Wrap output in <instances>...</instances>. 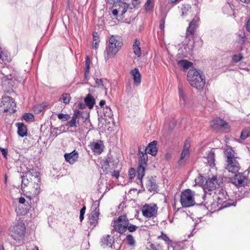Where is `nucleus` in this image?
<instances>
[{
	"mask_svg": "<svg viewBox=\"0 0 250 250\" xmlns=\"http://www.w3.org/2000/svg\"><path fill=\"white\" fill-rule=\"evenodd\" d=\"M123 43L122 37L119 35H112L110 37L108 44L104 52L110 56H114L121 49Z\"/></svg>",
	"mask_w": 250,
	"mask_h": 250,
	"instance_id": "1",
	"label": "nucleus"
},
{
	"mask_svg": "<svg viewBox=\"0 0 250 250\" xmlns=\"http://www.w3.org/2000/svg\"><path fill=\"white\" fill-rule=\"evenodd\" d=\"M138 166L137 168V178L139 182L143 185L142 179L145 175L146 168L147 165L148 156L146 152L142 150V147H138Z\"/></svg>",
	"mask_w": 250,
	"mask_h": 250,
	"instance_id": "2",
	"label": "nucleus"
},
{
	"mask_svg": "<svg viewBox=\"0 0 250 250\" xmlns=\"http://www.w3.org/2000/svg\"><path fill=\"white\" fill-rule=\"evenodd\" d=\"M194 192L190 189L182 191L181 195L180 203L183 207L188 208L195 205Z\"/></svg>",
	"mask_w": 250,
	"mask_h": 250,
	"instance_id": "3",
	"label": "nucleus"
},
{
	"mask_svg": "<svg viewBox=\"0 0 250 250\" xmlns=\"http://www.w3.org/2000/svg\"><path fill=\"white\" fill-rule=\"evenodd\" d=\"M128 219L125 215H121L113 221L112 231H116L120 234H123L126 230Z\"/></svg>",
	"mask_w": 250,
	"mask_h": 250,
	"instance_id": "4",
	"label": "nucleus"
},
{
	"mask_svg": "<svg viewBox=\"0 0 250 250\" xmlns=\"http://www.w3.org/2000/svg\"><path fill=\"white\" fill-rule=\"evenodd\" d=\"M39 173L36 172L33 179H31L33 182L31 183L29 192L30 199L37 197L41 191V181L39 179Z\"/></svg>",
	"mask_w": 250,
	"mask_h": 250,
	"instance_id": "5",
	"label": "nucleus"
},
{
	"mask_svg": "<svg viewBox=\"0 0 250 250\" xmlns=\"http://www.w3.org/2000/svg\"><path fill=\"white\" fill-rule=\"evenodd\" d=\"M222 183V179L216 175H213L211 177H208L206 179V183L204 185V190L212 191L216 189Z\"/></svg>",
	"mask_w": 250,
	"mask_h": 250,
	"instance_id": "6",
	"label": "nucleus"
},
{
	"mask_svg": "<svg viewBox=\"0 0 250 250\" xmlns=\"http://www.w3.org/2000/svg\"><path fill=\"white\" fill-rule=\"evenodd\" d=\"M1 106L3 107L4 112L9 111L10 113H14L16 111V104L13 98L9 96L3 97L1 100Z\"/></svg>",
	"mask_w": 250,
	"mask_h": 250,
	"instance_id": "7",
	"label": "nucleus"
},
{
	"mask_svg": "<svg viewBox=\"0 0 250 250\" xmlns=\"http://www.w3.org/2000/svg\"><path fill=\"white\" fill-rule=\"evenodd\" d=\"M158 207L156 204H145L142 208V212L146 218L156 217L157 215Z\"/></svg>",
	"mask_w": 250,
	"mask_h": 250,
	"instance_id": "8",
	"label": "nucleus"
},
{
	"mask_svg": "<svg viewBox=\"0 0 250 250\" xmlns=\"http://www.w3.org/2000/svg\"><path fill=\"white\" fill-rule=\"evenodd\" d=\"M99 205V204H98L97 207L95 206V208L91 211L89 214L88 222L90 224L92 229L96 227L98 223L99 216L100 214L98 207ZM95 206H96V205L93 204L92 207L94 208Z\"/></svg>",
	"mask_w": 250,
	"mask_h": 250,
	"instance_id": "9",
	"label": "nucleus"
},
{
	"mask_svg": "<svg viewBox=\"0 0 250 250\" xmlns=\"http://www.w3.org/2000/svg\"><path fill=\"white\" fill-rule=\"evenodd\" d=\"M247 177L242 173H238L235 175L231 179V182L237 187H243L247 184Z\"/></svg>",
	"mask_w": 250,
	"mask_h": 250,
	"instance_id": "10",
	"label": "nucleus"
},
{
	"mask_svg": "<svg viewBox=\"0 0 250 250\" xmlns=\"http://www.w3.org/2000/svg\"><path fill=\"white\" fill-rule=\"evenodd\" d=\"M114 6L117 8L118 13L120 15V18L121 19L124 18V14L126 12L129 5L126 2H123L120 0H117L116 2H114Z\"/></svg>",
	"mask_w": 250,
	"mask_h": 250,
	"instance_id": "11",
	"label": "nucleus"
},
{
	"mask_svg": "<svg viewBox=\"0 0 250 250\" xmlns=\"http://www.w3.org/2000/svg\"><path fill=\"white\" fill-rule=\"evenodd\" d=\"M190 85L193 87L198 89L201 90L203 89L205 84V75L202 74L200 76L197 77V79L195 80V81L193 80V79H190Z\"/></svg>",
	"mask_w": 250,
	"mask_h": 250,
	"instance_id": "12",
	"label": "nucleus"
},
{
	"mask_svg": "<svg viewBox=\"0 0 250 250\" xmlns=\"http://www.w3.org/2000/svg\"><path fill=\"white\" fill-rule=\"evenodd\" d=\"M225 165L226 169L233 173H237L240 168V165L236 159L230 160V161H226Z\"/></svg>",
	"mask_w": 250,
	"mask_h": 250,
	"instance_id": "13",
	"label": "nucleus"
},
{
	"mask_svg": "<svg viewBox=\"0 0 250 250\" xmlns=\"http://www.w3.org/2000/svg\"><path fill=\"white\" fill-rule=\"evenodd\" d=\"M203 161L207 165L211 167L215 166V153L214 152L210 150L206 152V155L203 157Z\"/></svg>",
	"mask_w": 250,
	"mask_h": 250,
	"instance_id": "14",
	"label": "nucleus"
},
{
	"mask_svg": "<svg viewBox=\"0 0 250 250\" xmlns=\"http://www.w3.org/2000/svg\"><path fill=\"white\" fill-rule=\"evenodd\" d=\"M215 194L218 204L225 203L228 200L227 193L223 188H218L215 192Z\"/></svg>",
	"mask_w": 250,
	"mask_h": 250,
	"instance_id": "15",
	"label": "nucleus"
},
{
	"mask_svg": "<svg viewBox=\"0 0 250 250\" xmlns=\"http://www.w3.org/2000/svg\"><path fill=\"white\" fill-rule=\"evenodd\" d=\"M157 144V142L153 141L149 143L145 149L143 148V149L145 152H146V154H149L153 156H155L156 155L158 151Z\"/></svg>",
	"mask_w": 250,
	"mask_h": 250,
	"instance_id": "16",
	"label": "nucleus"
},
{
	"mask_svg": "<svg viewBox=\"0 0 250 250\" xmlns=\"http://www.w3.org/2000/svg\"><path fill=\"white\" fill-rule=\"evenodd\" d=\"M92 151L98 154H100L103 151L104 145L102 141L91 142L89 145Z\"/></svg>",
	"mask_w": 250,
	"mask_h": 250,
	"instance_id": "17",
	"label": "nucleus"
},
{
	"mask_svg": "<svg viewBox=\"0 0 250 250\" xmlns=\"http://www.w3.org/2000/svg\"><path fill=\"white\" fill-rule=\"evenodd\" d=\"M19 205L16 209V211L18 213H20L22 215L25 214L28 210L27 206L26 205L25 199L23 197H20L19 198Z\"/></svg>",
	"mask_w": 250,
	"mask_h": 250,
	"instance_id": "18",
	"label": "nucleus"
},
{
	"mask_svg": "<svg viewBox=\"0 0 250 250\" xmlns=\"http://www.w3.org/2000/svg\"><path fill=\"white\" fill-rule=\"evenodd\" d=\"M199 21V17H195L189 23V26L187 29L186 35H193L198 26V23Z\"/></svg>",
	"mask_w": 250,
	"mask_h": 250,
	"instance_id": "19",
	"label": "nucleus"
},
{
	"mask_svg": "<svg viewBox=\"0 0 250 250\" xmlns=\"http://www.w3.org/2000/svg\"><path fill=\"white\" fill-rule=\"evenodd\" d=\"M64 157L66 162L73 164L78 160L79 153L76 150H74L70 153H65Z\"/></svg>",
	"mask_w": 250,
	"mask_h": 250,
	"instance_id": "20",
	"label": "nucleus"
},
{
	"mask_svg": "<svg viewBox=\"0 0 250 250\" xmlns=\"http://www.w3.org/2000/svg\"><path fill=\"white\" fill-rule=\"evenodd\" d=\"M228 126V123L220 118L214 120L212 122V126L214 129H219Z\"/></svg>",
	"mask_w": 250,
	"mask_h": 250,
	"instance_id": "21",
	"label": "nucleus"
},
{
	"mask_svg": "<svg viewBox=\"0 0 250 250\" xmlns=\"http://www.w3.org/2000/svg\"><path fill=\"white\" fill-rule=\"evenodd\" d=\"M130 73L133 76L134 83L137 85L140 84L141 80V75L138 69L135 68L132 69Z\"/></svg>",
	"mask_w": 250,
	"mask_h": 250,
	"instance_id": "22",
	"label": "nucleus"
},
{
	"mask_svg": "<svg viewBox=\"0 0 250 250\" xmlns=\"http://www.w3.org/2000/svg\"><path fill=\"white\" fill-rule=\"evenodd\" d=\"M202 73H199L195 69H190L188 70L187 74V79L190 84V79H193V80L195 81V80L197 79L199 76L202 75Z\"/></svg>",
	"mask_w": 250,
	"mask_h": 250,
	"instance_id": "23",
	"label": "nucleus"
},
{
	"mask_svg": "<svg viewBox=\"0 0 250 250\" xmlns=\"http://www.w3.org/2000/svg\"><path fill=\"white\" fill-rule=\"evenodd\" d=\"M202 73H199L195 69H190L188 70L187 74V79L190 84V79H193V80L195 81V80L197 79L199 76L202 75Z\"/></svg>",
	"mask_w": 250,
	"mask_h": 250,
	"instance_id": "24",
	"label": "nucleus"
},
{
	"mask_svg": "<svg viewBox=\"0 0 250 250\" xmlns=\"http://www.w3.org/2000/svg\"><path fill=\"white\" fill-rule=\"evenodd\" d=\"M18 127V133L21 137L27 136V129L26 126L22 123H18L16 124Z\"/></svg>",
	"mask_w": 250,
	"mask_h": 250,
	"instance_id": "25",
	"label": "nucleus"
},
{
	"mask_svg": "<svg viewBox=\"0 0 250 250\" xmlns=\"http://www.w3.org/2000/svg\"><path fill=\"white\" fill-rule=\"evenodd\" d=\"M177 64L183 71H186L192 66L193 63L187 60H181L177 62Z\"/></svg>",
	"mask_w": 250,
	"mask_h": 250,
	"instance_id": "26",
	"label": "nucleus"
},
{
	"mask_svg": "<svg viewBox=\"0 0 250 250\" xmlns=\"http://www.w3.org/2000/svg\"><path fill=\"white\" fill-rule=\"evenodd\" d=\"M147 188L150 192H155L158 188V186L156 183L155 179L151 177L147 184Z\"/></svg>",
	"mask_w": 250,
	"mask_h": 250,
	"instance_id": "27",
	"label": "nucleus"
},
{
	"mask_svg": "<svg viewBox=\"0 0 250 250\" xmlns=\"http://www.w3.org/2000/svg\"><path fill=\"white\" fill-rule=\"evenodd\" d=\"M235 152L232 147H227L224 150V154L226 157V161H230V160L236 159L234 155Z\"/></svg>",
	"mask_w": 250,
	"mask_h": 250,
	"instance_id": "28",
	"label": "nucleus"
},
{
	"mask_svg": "<svg viewBox=\"0 0 250 250\" xmlns=\"http://www.w3.org/2000/svg\"><path fill=\"white\" fill-rule=\"evenodd\" d=\"M31 176L32 178L33 179L34 176H35V174L33 175L32 173L31 172H29L28 173H27V174L26 176H21V189L23 192L25 191V190L24 189L25 187H26L29 184V182L28 181V178H27V176Z\"/></svg>",
	"mask_w": 250,
	"mask_h": 250,
	"instance_id": "29",
	"label": "nucleus"
},
{
	"mask_svg": "<svg viewBox=\"0 0 250 250\" xmlns=\"http://www.w3.org/2000/svg\"><path fill=\"white\" fill-rule=\"evenodd\" d=\"M84 101L85 104L88 107L89 109H92L95 104V99L90 94H88L86 96V97L84 98Z\"/></svg>",
	"mask_w": 250,
	"mask_h": 250,
	"instance_id": "30",
	"label": "nucleus"
},
{
	"mask_svg": "<svg viewBox=\"0 0 250 250\" xmlns=\"http://www.w3.org/2000/svg\"><path fill=\"white\" fill-rule=\"evenodd\" d=\"M178 91L180 98V103L181 104L185 105L187 104L186 96L184 93L181 84H179L178 85Z\"/></svg>",
	"mask_w": 250,
	"mask_h": 250,
	"instance_id": "31",
	"label": "nucleus"
},
{
	"mask_svg": "<svg viewBox=\"0 0 250 250\" xmlns=\"http://www.w3.org/2000/svg\"><path fill=\"white\" fill-rule=\"evenodd\" d=\"M140 42L137 39L135 40L134 44H133V50L134 53L137 57L141 56L142 54L141 49L140 47Z\"/></svg>",
	"mask_w": 250,
	"mask_h": 250,
	"instance_id": "32",
	"label": "nucleus"
},
{
	"mask_svg": "<svg viewBox=\"0 0 250 250\" xmlns=\"http://www.w3.org/2000/svg\"><path fill=\"white\" fill-rule=\"evenodd\" d=\"M189 157V150L183 149L180 156V159L178 162V164L181 165L183 162L187 160Z\"/></svg>",
	"mask_w": 250,
	"mask_h": 250,
	"instance_id": "33",
	"label": "nucleus"
},
{
	"mask_svg": "<svg viewBox=\"0 0 250 250\" xmlns=\"http://www.w3.org/2000/svg\"><path fill=\"white\" fill-rule=\"evenodd\" d=\"M101 245L102 246H109L111 244V239L110 235H106L103 237Z\"/></svg>",
	"mask_w": 250,
	"mask_h": 250,
	"instance_id": "34",
	"label": "nucleus"
},
{
	"mask_svg": "<svg viewBox=\"0 0 250 250\" xmlns=\"http://www.w3.org/2000/svg\"><path fill=\"white\" fill-rule=\"evenodd\" d=\"M106 80L103 79H95V83L99 87H101L105 90V94H106L107 88L106 87Z\"/></svg>",
	"mask_w": 250,
	"mask_h": 250,
	"instance_id": "35",
	"label": "nucleus"
},
{
	"mask_svg": "<svg viewBox=\"0 0 250 250\" xmlns=\"http://www.w3.org/2000/svg\"><path fill=\"white\" fill-rule=\"evenodd\" d=\"M90 60L88 56H87L85 59V66L84 68V80L87 79L89 73Z\"/></svg>",
	"mask_w": 250,
	"mask_h": 250,
	"instance_id": "36",
	"label": "nucleus"
},
{
	"mask_svg": "<svg viewBox=\"0 0 250 250\" xmlns=\"http://www.w3.org/2000/svg\"><path fill=\"white\" fill-rule=\"evenodd\" d=\"M125 240L127 245L130 247H134L136 245V241L132 235L129 234L126 235Z\"/></svg>",
	"mask_w": 250,
	"mask_h": 250,
	"instance_id": "37",
	"label": "nucleus"
},
{
	"mask_svg": "<svg viewBox=\"0 0 250 250\" xmlns=\"http://www.w3.org/2000/svg\"><path fill=\"white\" fill-rule=\"evenodd\" d=\"M250 136V127H246L241 132L240 138L243 140Z\"/></svg>",
	"mask_w": 250,
	"mask_h": 250,
	"instance_id": "38",
	"label": "nucleus"
},
{
	"mask_svg": "<svg viewBox=\"0 0 250 250\" xmlns=\"http://www.w3.org/2000/svg\"><path fill=\"white\" fill-rule=\"evenodd\" d=\"M191 7L189 4H184L183 5L182 7L181 8L182 12V16L183 17H185L186 15L188 14L190 12Z\"/></svg>",
	"mask_w": 250,
	"mask_h": 250,
	"instance_id": "39",
	"label": "nucleus"
},
{
	"mask_svg": "<svg viewBox=\"0 0 250 250\" xmlns=\"http://www.w3.org/2000/svg\"><path fill=\"white\" fill-rule=\"evenodd\" d=\"M71 98L69 94L64 93L62 94V97L60 100L62 101L63 103L65 104H68L70 103Z\"/></svg>",
	"mask_w": 250,
	"mask_h": 250,
	"instance_id": "40",
	"label": "nucleus"
},
{
	"mask_svg": "<svg viewBox=\"0 0 250 250\" xmlns=\"http://www.w3.org/2000/svg\"><path fill=\"white\" fill-rule=\"evenodd\" d=\"M103 113L105 117L111 118L113 116L112 111L110 107L105 106L103 108Z\"/></svg>",
	"mask_w": 250,
	"mask_h": 250,
	"instance_id": "41",
	"label": "nucleus"
},
{
	"mask_svg": "<svg viewBox=\"0 0 250 250\" xmlns=\"http://www.w3.org/2000/svg\"><path fill=\"white\" fill-rule=\"evenodd\" d=\"M79 124V121L78 120V119L76 118L75 117H72L71 119L68 122L67 124L70 127H76L77 126V124Z\"/></svg>",
	"mask_w": 250,
	"mask_h": 250,
	"instance_id": "42",
	"label": "nucleus"
},
{
	"mask_svg": "<svg viewBox=\"0 0 250 250\" xmlns=\"http://www.w3.org/2000/svg\"><path fill=\"white\" fill-rule=\"evenodd\" d=\"M96 35H97V33H94L93 34V47L95 48V49H97L99 46V38L98 36H96Z\"/></svg>",
	"mask_w": 250,
	"mask_h": 250,
	"instance_id": "43",
	"label": "nucleus"
},
{
	"mask_svg": "<svg viewBox=\"0 0 250 250\" xmlns=\"http://www.w3.org/2000/svg\"><path fill=\"white\" fill-rule=\"evenodd\" d=\"M138 228L139 227L136 225L129 224V220H128L126 229H127L130 232H133L135 231L138 229Z\"/></svg>",
	"mask_w": 250,
	"mask_h": 250,
	"instance_id": "44",
	"label": "nucleus"
},
{
	"mask_svg": "<svg viewBox=\"0 0 250 250\" xmlns=\"http://www.w3.org/2000/svg\"><path fill=\"white\" fill-rule=\"evenodd\" d=\"M243 59V56L241 54L234 55L232 56V61L233 62L237 63L241 61Z\"/></svg>",
	"mask_w": 250,
	"mask_h": 250,
	"instance_id": "45",
	"label": "nucleus"
},
{
	"mask_svg": "<svg viewBox=\"0 0 250 250\" xmlns=\"http://www.w3.org/2000/svg\"><path fill=\"white\" fill-rule=\"evenodd\" d=\"M58 118L62 120V121H68L70 118V116L68 114H64L63 113H59L58 115Z\"/></svg>",
	"mask_w": 250,
	"mask_h": 250,
	"instance_id": "46",
	"label": "nucleus"
},
{
	"mask_svg": "<svg viewBox=\"0 0 250 250\" xmlns=\"http://www.w3.org/2000/svg\"><path fill=\"white\" fill-rule=\"evenodd\" d=\"M153 4L152 0H147L145 3L146 10V11H149L152 9Z\"/></svg>",
	"mask_w": 250,
	"mask_h": 250,
	"instance_id": "47",
	"label": "nucleus"
},
{
	"mask_svg": "<svg viewBox=\"0 0 250 250\" xmlns=\"http://www.w3.org/2000/svg\"><path fill=\"white\" fill-rule=\"evenodd\" d=\"M191 142L189 139H187L185 140L183 149L189 150L190 147Z\"/></svg>",
	"mask_w": 250,
	"mask_h": 250,
	"instance_id": "48",
	"label": "nucleus"
},
{
	"mask_svg": "<svg viewBox=\"0 0 250 250\" xmlns=\"http://www.w3.org/2000/svg\"><path fill=\"white\" fill-rule=\"evenodd\" d=\"M23 118L26 121H29L30 120H32L34 118L33 115L30 113H26L23 116Z\"/></svg>",
	"mask_w": 250,
	"mask_h": 250,
	"instance_id": "49",
	"label": "nucleus"
},
{
	"mask_svg": "<svg viewBox=\"0 0 250 250\" xmlns=\"http://www.w3.org/2000/svg\"><path fill=\"white\" fill-rule=\"evenodd\" d=\"M0 59L3 62H9V59L8 56L4 52H1L0 54Z\"/></svg>",
	"mask_w": 250,
	"mask_h": 250,
	"instance_id": "50",
	"label": "nucleus"
},
{
	"mask_svg": "<svg viewBox=\"0 0 250 250\" xmlns=\"http://www.w3.org/2000/svg\"><path fill=\"white\" fill-rule=\"evenodd\" d=\"M19 229V227L18 226H16L15 228V229L17 231V234L18 236H15L13 234H11V237H12V238L14 239V240H17L19 239L18 238V236H21V234H22V232L21 231V230H20V231H18Z\"/></svg>",
	"mask_w": 250,
	"mask_h": 250,
	"instance_id": "51",
	"label": "nucleus"
},
{
	"mask_svg": "<svg viewBox=\"0 0 250 250\" xmlns=\"http://www.w3.org/2000/svg\"><path fill=\"white\" fill-rule=\"evenodd\" d=\"M158 239H162L164 240L165 241L168 242L170 241L169 238L167 236V235L165 234L162 233V234L158 237Z\"/></svg>",
	"mask_w": 250,
	"mask_h": 250,
	"instance_id": "52",
	"label": "nucleus"
},
{
	"mask_svg": "<svg viewBox=\"0 0 250 250\" xmlns=\"http://www.w3.org/2000/svg\"><path fill=\"white\" fill-rule=\"evenodd\" d=\"M129 175L131 179H133L135 176V170L133 168H130L129 170Z\"/></svg>",
	"mask_w": 250,
	"mask_h": 250,
	"instance_id": "53",
	"label": "nucleus"
},
{
	"mask_svg": "<svg viewBox=\"0 0 250 250\" xmlns=\"http://www.w3.org/2000/svg\"><path fill=\"white\" fill-rule=\"evenodd\" d=\"M82 113V112L81 111H80V110H75L74 111V113L72 116L74 117H75L77 119H78V118L81 116Z\"/></svg>",
	"mask_w": 250,
	"mask_h": 250,
	"instance_id": "54",
	"label": "nucleus"
},
{
	"mask_svg": "<svg viewBox=\"0 0 250 250\" xmlns=\"http://www.w3.org/2000/svg\"><path fill=\"white\" fill-rule=\"evenodd\" d=\"M0 150L2 153V155L3 156V157L4 158H6V156H7V153H8L7 149L0 147Z\"/></svg>",
	"mask_w": 250,
	"mask_h": 250,
	"instance_id": "55",
	"label": "nucleus"
},
{
	"mask_svg": "<svg viewBox=\"0 0 250 250\" xmlns=\"http://www.w3.org/2000/svg\"><path fill=\"white\" fill-rule=\"evenodd\" d=\"M112 14L113 16L116 17H118L120 16L119 15V14L116 7H115V8L112 10Z\"/></svg>",
	"mask_w": 250,
	"mask_h": 250,
	"instance_id": "56",
	"label": "nucleus"
},
{
	"mask_svg": "<svg viewBox=\"0 0 250 250\" xmlns=\"http://www.w3.org/2000/svg\"><path fill=\"white\" fill-rule=\"evenodd\" d=\"M109 162L108 160H106L104 162V169L105 170H104V171H105V170H107L108 168H109Z\"/></svg>",
	"mask_w": 250,
	"mask_h": 250,
	"instance_id": "57",
	"label": "nucleus"
},
{
	"mask_svg": "<svg viewBox=\"0 0 250 250\" xmlns=\"http://www.w3.org/2000/svg\"><path fill=\"white\" fill-rule=\"evenodd\" d=\"M112 175L115 177H116V178H118L119 176V171L118 170H114L113 173H112Z\"/></svg>",
	"mask_w": 250,
	"mask_h": 250,
	"instance_id": "58",
	"label": "nucleus"
},
{
	"mask_svg": "<svg viewBox=\"0 0 250 250\" xmlns=\"http://www.w3.org/2000/svg\"><path fill=\"white\" fill-rule=\"evenodd\" d=\"M246 28L247 30L250 33V18L249 19L247 22Z\"/></svg>",
	"mask_w": 250,
	"mask_h": 250,
	"instance_id": "59",
	"label": "nucleus"
},
{
	"mask_svg": "<svg viewBox=\"0 0 250 250\" xmlns=\"http://www.w3.org/2000/svg\"><path fill=\"white\" fill-rule=\"evenodd\" d=\"M86 210V207L83 206L80 210V214H84Z\"/></svg>",
	"mask_w": 250,
	"mask_h": 250,
	"instance_id": "60",
	"label": "nucleus"
},
{
	"mask_svg": "<svg viewBox=\"0 0 250 250\" xmlns=\"http://www.w3.org/2000/svg\"><path fill=\"white\" fill-rule=\"evenodd\" d=\"M105 104V101L104 100H101L99 103V105L101 107H103Z\"/></svg>",
	"mask_w": 250,
	"mask_h": 250,
	"instance_id": "61",
	"label": "nucleus"
},
{
	"mask_svg": "<svg viewBox=\"0 0 250 250\" xmlns=\"http://www.w3.org/2000/svg\"><path fill=\"white\" fill-rule=\"evenodd\" d=\"M160 28L161 29H163L164 28V21H161L160 23Z\"/></svg>",
	"mask_w": 250,
	"mask_h": 250,
	"instance_id": "62",
	"label": "nucleus"
},
{
	"mask_svg": "<svg viewBox=\"0 0 250 250\" xmlns=\"http://www.w3.org/2000/svg\"><path fill=\"white\" fill-rule=\"evenodd\" d=\"M84 219V214H80V222H82Z\"/></svg>",
	"mask_w": 250,
	"mask_h": 250,
	"instance_id": "63",
	"label": "nucleus"
},
{
	"mask_svg": "<svg viewBox=\"0 0 250 250\" xmlns=\"http://www.w3.org/2000/svg\"><path fill=\"white\" fill-rule=\"evenodd\" d=\"M242 2H244V3H249L250 2V0H240Z\"/></svg>",
	"mask_w": 250,
	"mask_h": 250,
	"instance_id": "64",
	"label": "nucleus"
}]
</instances>
